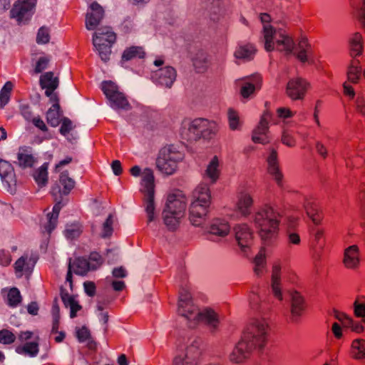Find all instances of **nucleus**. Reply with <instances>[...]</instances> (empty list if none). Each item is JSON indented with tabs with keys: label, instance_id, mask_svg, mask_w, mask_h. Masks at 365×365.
I'll return each instance as SVG.
<instances>
[{
	"label": "nucleus",
	"instance_id": "obj_44",
	"mask_svg": "<svg viewBox=\"0 0 365 365\" xmlns=\"http://www.w3.org/2000/svg\"><path fill=\"white\" fill-rule=\"evenodd\" d=\"M76 336L79 342L83 343L88 341V345L90 349H93L96 348V344L91 339V332L86 326L76 329Z\"/></svg>",
	"mask_w": 365,
	"mask_h": 365
},
{
	"label": "nucleus",
	"instance_id": "obj_52",
	"mask_svg": "<svg viewBox=\"0 0 365 365\" xmlns=\"http://www.w3.org/2000/svg\"><path fill=\"white\" fill-rule=\"evenodd\" d=\"M61 125L59 129L60 133L66 137L69 141H71V138H68L69 133L74 128L73 122L67 117H63L61 120Z\"/></svg>",
	"mask_w": 365,
	"mask_h": 365
},
{
	"label": "nucleus",
	"instance_id": "obj_38",
	"mask_svg": "<svg viewBox=\"0 0 365 365\" xmlns=\"http://www.w3.org/2000/svg\"><path fill=\"white\" fill-rule=\"evenodd\" d=\"M162 215L164 224L170 231H175L178 227L180 220L183 217L166 210H163Z\"/></svg>",
	"mask_w": 365,
	"mask_h": 365
},
{
	"label": "nucleus",
	"instance_id": "obj_62",
	"mask_svg": "<svg viewBox=\"0 0 365 365\" xmlns=\"http://www.w3.org/2000/svg\"><path fill=\"white\" fill-rule=\"evenodd\" d=\"M50 59L46 56H41L38 58L36 63L34 72L40 73L47 68Z\"/></svg>",
	"mask_w": 365,
	"mask_h": 365
},
{
	"label": "nucleus",
	"instance_id": "obj_55",
	"mask_svg": "<svg viewBox=\"0 0 365 365\" xmlns=\"http://www.w3.org/2000/svg\"><path fill=\"white\" fill-rule=\"evenodd\" d=\"M113 215L110 214L104 223L103 224V230L101 234V237L106 238L109 237L113 233Z\"/></svg>",
	"mask_w": 365,
	"mask_h": 365
},
{
	"label": "nucleus",
	"instance_id": "obj_22",
	"mask_svg": "<svg viewBox=\"0 0 365 365\" xmlns=\"http://www.w3.org/2000/svg\"><path fill=\"white\" fill-rule=\"evenodd\" d=\"M291 315L292 322H297L304 310V300L300 294L294 292L290 294Z\"/></svg>",
	"mask_w": 365,
	"mask_h": 365
},
{
	"label": "nucleus",
	"instance_id": "obj_2",
	"mask_svg": "<svg viewBox=\"0 0 365 365\" xmlns=\"http://www.w3.org/2000/svg\"><path fill=\"white\" fill-rule=\"evenodd\" d=\"M264 48L267 51L276 48L279 51H284L287 55L294 54L302 63L308 61V54L310 53L311 45L305 37L298 42L296 51H294L295 43L293 39L283 33L274 32L271 26H264Z\"/></svg>",
	"mask_w": 365,
	"mask_h": 365
},
{
	"label": "nucleus",
	"instance_id": "obj_28",
	"mask_svg": "<svg viewBox=\"0 0 365 365\" xmlns=\"http://www.w3.org/2000/svg\"><path fill=\"white\" fill-rule=\"evenodd\" d=\"M35 162L34 157L27 147H20L17 153V161L14 163L21 168L25 169L31 168Z\"/></svg>",
	"mask_w": 365,
	"mask_h": 365
},
{
	"label": "nucleus",
	"instance_id": "obj_27",
	"mask_svg": "<svg viewBox=\"0 0 365 365\" xmlns=\"http://www.w3.org/2000/svg\"><path fill=\"white\" fill-rule=\"evenodd\" d=\"M35 263L36 259L34 258H29L28 256H21L14 263V269L16 277L18 278L21 277L24 270L26 272H31Z\"/></svg>",
	"mask_w": 365,
	"mask_h": 365
},
{
	"label": "nucleus",
	"instance_id": "obj_7",
	"mask_svg": "<svg viewBox=\"0 0 365 365\" xmlns=\"http://www.w3.org/2000/svg\"><path fill=\"white\" fill-rule=\"evenodd\" d=\"M116 35L110 27H101L93 34V44L104 62L110 59L112 45L115 42Z\"/></svg>",
	"mask_w": 365,
	"mask_h": 365
},
{
	"label": "nucleus",
	"instance_id": "obj_17",
	"mask_svg": "<svg viewBox=\"0 0 365 365\" xmlns=\"http://www.w3.org/2000/svg\"><path fill=\"white\" fill-rule=\"evenodd\" d=\"M235 239L242 251L246 252L250 247L252 232L246 224L238 225L235 227Z\"/></svg>",
	"mask_w": 365,
	"mask_h": 365
},
{
	"label": "nucleus",
	"instance_id": "obj_3",
	"mask_svg": "<svg viewBox=\"0 0 365 365\" xmlns=\"http://www.w3.org/2000/svg\"><path fill=\"white\" fill-rule=\"evenodd\" d=\"M281 215L272 207L267 206L254 216V223L261 239L269 242L277 235Z\"/></svg>",
	"mask_w": 365,
	"mask_h": 365
},
{
	"label": "nucleus",
	"instance_id": "obj_34",
	"mask_svg": "<svg viewBox=\"0 0 365 365\" xmlns=\"http://www.w3.org/2000/svg\"><path fill=\"white\" fill-rule=\"evenodd\" d=\"M280 265L279 264H274L272 267V290L275 297L282 300V294L280 288Z\"/></svg>",
	"mask_w": 365,
	"mask_h": 365
},
{
	"label": "nucleus",
	"instance_id": "obj_43",
	"mask_svg": "<svg viewBox=\"0 0 365 365\" xmlns=\"http://www.w3.org/2000/svg\"><path fill=\"white\" fill-rule=\"evenodd\" d=\"M48 163H44L34 173V178L38 186H45L48 182Z\"/></svg>",
	"mask_w": 365,
	"mask_h": 365
},
{
	"label": "nucleus",
	"instance_id": "obj_25",
	"mask_svg": "<svg viewBox=\"0 0 365 365\" xmlns=\"http://www.w3.org/2000/svg\"><path fill=\"white\" fill-rule=\"evenodd\" d=\"M269 129V123L264 116L261 118L259 125L253 130L252 139L256 143L267 144L269 140L267 133Z\"/></svg>",
	"mask_w": 365,
	"mask_h": 365
},
{
	"label": "nucleus",
	"instance_id": "obj_6",
	"mask_svg": "<svg viewBox=\"0 0 365 365\" xmlns=\"http://www.w3.org/2000/svg\"><path fill=\"white\" fill-rule=\"evenodd\" d=\"M217 132V125L215 121L206 118H196L183 123L181 134L189 141H197L201 138L210 140L214 138Z\"/></svg>",
	"mask_w": 365,
	"mask_h": 365
},
{
	"label": "nucleus",
	"instance_id": "obj_47",
	"mask_svg": "<svg viewBox=\"0 0 365 365\" xmlns=\"http://www.w3.org/2000/svg\"><path fill=\"white\" fill-rule=\"evenodd\" d=\"M218 160L215 156L208 164L205 170V177L209 178L212 182H215L219 176Z\"/></svg>",
	"mask_w": 365,
	"mask_h": 365
},
{
	"label": "nucleus",
	"instance_id": "obj_4",
	"mask_svg": "<svg viewBox=\"0 0 365 365\" xmlns=\"http://www.w3.org/2000/svg\"><path fill=\"white\" fill-rule=\"evenodd\" d=\"M130 173L133 177H138L142 173L141 191L144 193L145 210L147 214L148 223L149 224L155 219L154 202L155 178L153 171L150 168H146L142 173L141 168L138 165H134L130 168Z\"/></svg>",
	"mask_w": 365,
	"mask_h": 365
},
{
	"label": "nucleus",
	"instance_id": "obj_18",
	"mask_svg": "<svg viewBox=\"0 0 365 365\" xmlns=\"http://www.w3.org/2000/svg\"><path fill=\"white\" fill-rule=\"evenodd\" d=\"M59 182L61 185L63 186V190H61L58 185L53 186L51 189V194L53 196L57 195H68L71 190L74 187L76 183L74 180L69 177V174L67 170L63 171L60 173Z\"/></svg>",
	"mask_w": 365,
	"mask_h": 365
},
{
	"label": "nucleus",
	"instance_id": "obj_61",
	"mask_svg": "<svg viewBox=\"0 0 365 365\" xmlns=\"http://www.w3.org/2000/svg\"><path fill=\"white\" fill-rule=\"evenodd\" d=\"M16 340V336L8 329L0 331V343L4 344H11Z\"/></svg>",
	"mask_w": 365,
	"mask_h": 365
},
{
	"label": "nucleus",
	"instance_id": "obj_40",
	"mask_svg": "<svg viewBox=\"0 0 365 365\" xmlns=\"http://www.w3.org/2000/svg\"><path fill=\"white\" fill-rule=\"evenodd\" d=\"M221 6V0H207L206 9L212 21H217L220 19L222 14Z\"/></svg>",
	"mask_w": 365,
	"mask_h": 365
},
{
	"label": "nucleus",
	"instance_id": "obj_63",
	"mask_svg": "<svg viewBox=\"0 0 365 365\" xmlns=\"http://www.w3.org/2000/svg\"><path fill=\"white\" fill-rule=\"evenodd\" d=\"M354 106L359 113L365 115V99L362 95L357 96L354 100Z\"/></svg>",
	"mask_w": 365,
	"mask_h": 365
},
{
	"label": "nucleus",
	"instance_id": "obj_45",
	"mask_svg": "<svg viewBox=\"0 0 365 365\" xmlns=\"http://www.w3.org/2000/svg\"><path fill=\"white\" fill-rule=\"evenodd\" d=\"M358 60H353L346 73L348 80L352 83H357L361 73V68L359 66Z\"/></svg>",
	"mask_w": 365,
	"mask_h": 365
},
{
	"label": "nucleus",
	"instance_id": "obj_24",
	"mask_svg": "<svg viewBox=\"0 0 365 365\" xmlns=\"http://www.w3.org/2000/svg\"><path fill=\"white\" fill-rule=\"evenodd\" d=\"M267 161L268 163L269 173L273 176L277 185L281 187L282 185L283 175L279 168L277 163V153L276 150H272Z\"/></svg>",
	"mask_w": 365,
	"mask_h": 365
},
{
	"label": "nucleus",
	"instance_id": "obj_8",
	"mask_svg": "<svg viewBox=\"0 0 365 365\" xmlns=\"http://www.w3.org/2000/svg\"><path fill=\"white\" fill-rule=\"evenodd\" d=\"M183 159V154L173 145L163 148L156 160V165L160 171L172 175L177 169L178 163Z\"/></svg>",
	"mask_w": 365,
	"mask_h": 365
},
{
	"label": "nucleus",
	"instance_id": "obj_33",
	"mask_svg": "<svg viewBox=\"0 0 365 365\" xmlns=\"http://www.w3.org/2000/svg\"><path fill=\"white\" fill-rule=\"evenodd\" d=\"M145 56V53L141 46H133L127 48L124 50L122 54L120 61L121 66H123V63L125 61H128L136 58H143Z\"/></svg>",
	"mask_w": 365,
	"mask_h": 365
},
{
	"label": "nucleus",
	"instance_id": "obj_20",
	"mask_svg": "<svg viewBox=\"0 0 365 365\" xmlns=\"http://www.w3.org/2000/svg\"><path fill=\"white\" fill-rule=\"evenodd\" d=\"M203 348V341L200 336H191L187 341L185 354L190 359L198 361Z\"/></svg>",
	"mask_w": 365,
	"mask_h": 365
},
{
	"label": "nucleus",
	"instance_id": "obj_12",
	"mask_svg": "<svg viewBox=\"0 0 365 365\" xmlns=\"http://www.w3.org/2000/svg\"><path fill=\"white\" fill-rule=\"evenodd\" d=\"M309 83L303 78L297 77L289 80L286 86V93L292 100H302L306 94Z\"/></svg>",
	"mask_w": 365,
	"mask_h": 365
},
{
	"label": "nucleus",
	"instance_id": "obj_10",
	"mask_svg": "<svg viewBox=\"0 0 365 365\" xmlns=\"http://www.w3.org/2000/svg\"><path fill=\"white\" fill-rule=\"evenodd\" d=\"M101 89L113 109L128 110L131 108L130 104L125 95L119 91L118 86L113 82L103 81L101 85Z\"/></svg>",
	"mask_w": 365,
	"mask_h": 365
},
{
	"label": "nucleus",
	"instance_id": "obj_21",
	"mask_svg": "<svg viewBox=\"0 0 365 365\" xmlns=\"http://www.w3.org/2000/svg\"><path fill=\"white\" fill-rule=\"evenodd\" d=\"M242 81L243 83L241 86L240 93L243 98H247L260 86L262 78L259 75L255 74L245 77Z\"/></svg>",
	"mask_w": 365,
	"mask_h": 365
},
{
	"label": "nucleus",
	"instance_id": "obj_56",
	"mask_svg": "<svg viewBox=\"0 0 365 365\" xmlns=\"http://www.w3.org/2000/svg\"><path fill=\"white\" fill-rule=\"evenodd\" d=\"M81 230L78 225H67L64 231V235L67 239L73 240L78 237Z\"/></svg>",
	"mask_w": 365,
	"mask_h": 365
},
{
	"label": "nucleus",
	"instance_id": "obj_36",
	"mask_svg": "<svg viewBox=\"0 0 365 365\" xmlns=\"http://www.w3.org/2000/svg\"><path fill=\"white\" fill-rule=\"evenodd\" d=\"M39 83L43 89L56 90L58 86V79L53 77V72L49 71L41 76Z\"/></svg>",
	"mask_w": 365,
	"mask_h": 365
},
{
	"label": "nucleus",
	"instance_id": "obj_29",
	"mask_svg": "<svg viewBox=\"0 0 365 365\" xmlns=\"http://www.w3.org/2000/svg\"><path fill=\"white\" fill-rule=\"evenodd\" d=\"M193 66L197 73H204L210 66L208 54L203 50L197 51L192 58Z\"/></svg>",
	"mask_w": 365,
	"mask_h": 365
},
{
	"label": "nucleus",
	"instance_id": "obj_64",
	"mask_svg": "<svg viewBox=\"0 0 365 365\" xmlns=\"http://www.w3.org/2000/svg\"><path fill=\"white\" fill-rule=\"evenodd\" d=\"M354 314L357 317L363 319V322L365 323V304L359 303L358 300H356L354 303Z\"/></svg>",
	"mask_w": 365,
	"mask_h": 365
},
{
	"label": "nucleus",
	"instance_id": "obj_37",
	"mask_svg": "<svg viewBox=\"0 0 365 365\" xmlns=\"http://www.w3.org/2000/svg\"><path fill=\"white\" fill-rule=\"evenodd\" d=\"M74 269V273L77 275H86L89 271H92L91 266L88 259L85 257H78L71 264Z\"/></svg>",
	"mask_w": 365,
	"mask_h": 365
},
{
	"label": "nucleus",
	"instance_id": "obj_60",
	"mask_svg": "<svg viewBox=\"0 0 365 365\" xmlns=\"http://www.w3.org/2000/svg\"><path fill=\"white\" fill-rule=\"evenodd\" d=\"M50 40L48 29L44 26L41 27L37 33L36 42L38 44L47 43Z\"/></svg>",
	"mask_w": 365,
	"mask_h": 365
},
{
	"label": "nucleus",
	"instance_id": "obj_48",
	"mask_svg": "<svg viewBox=\"0 0 365 365\" xmlns=\"http://www.w3.org/2000/svg\"><path fill=\"white\" fill-rule=\"evenodd\" d=\"M349 1L352 7L355 10V16L365 29V0H361V4L358 3L357 0Z\"/></svg>",
	"mask_w": 365,
	"mask_h": 365
},
{
	"label": "nucleus",
	"instance_id": "obj_1",
	"mask_svg": "<svg viewBox=\"0 0 365 365\" xmlns=\"http://www.w3.org/2000/svg\"><path fill=\"white\" fill-rule=\"evenodd\" d=\"M269 330L265 319H255L230 353V360L237 364L242 363L250 356L252 350L262 349L267 341Z\"/></svg>",
	"mask_w": 365,
	"mask_h": 365
},
{
	"label": "nucleus",
	"instance_id": "obj_54",
	"mask_svg": "<svg viewBox=\"0 0 365 365\" xmlns=\"http://www.w3.org/2000/svg\"><path fill=\"white\" fill-rule=\"evenodd\" d=\"M254 271L257 275H260L265 264V255L263 250H260L254 259Z\"/></svg>",
	"mask_w": 365,
	"mask_h": 365
},
{
	"label": "nucleus",
	"instance_id": "obj_46",
	"mask_svg": "<svg viewBox=\"0 0 365 365\" xmlns=\"http://www.w3.org/2000/svg\"><path fill=\"white\" fill-rule=\"evenodd\" d=\"M352 355L356 359H365V340L356 339L351 344Z\"/></svg>",
	"mask_w": 365,
	"mask_h": 365
},
{
	"label": "nucleus",
	"instance_id": "obj_57",
	"mask_svg": "<svg viewBox=\"0 0 365 365\" xmlns=\"http://www.w3.org/2000/svg\"><path fill=\"white\" fill-rule=\"evenodd\" d=\"M346 318L344 327L350 328L353 331L361 333L364 330V327L360 322H354L347 315H343Z\"/></svg>",
	"mask_w": 365,
	"mask_h": 365
},
{
	"label": "nucleus",
	"instance_id": "obj_31",
	"mask_svg": "<svg viewBox=\"0 0 365 365\" xmlns=\"http://www.w3.org/2000/svg\"><path fill=\"white\" fill-rule=\"evenodd\" d=\"M363 38L360 33H354L349 39V54L351 57L360 56L363 52Z\"/></svg>",
	"mask_w": 365,
	"mask_h": 365
},
{
	"label": "nucleus",
	"instance_id": "obj_53",
	"mask_svg": "<svg viewBox=\"0 0 365 365\" xmlns=\"http://www.w3.org/2000/svg\"><path fill=\"white\" fill-rule=\"evenodd\" d=\"M227 118L230 128L232 130H239L240 128V121L237 113L230 108L227 112Z\"/></svg>",
	"mask_w": 365,
	"mask_h": 365
},
{
	"label": "nucleus",
	"instance_id": "obj_14",
	"mask_svg": "<svg viewBox=\"0 0 365 365\" xmlns=\"http://www.w3.org/2000/svg\"><path fill=\"white\" fill-rule=\"evenodd\" d=\"M176 77V70L170 66L159 68L154 72L153 76L155 83L168 88L172 87Z\"/></svg>",
	"mask_w": 365,
	"mask_h": 365
},
{
	"label": "nucleus",
	"instance_id": "obj_19",
	"mask_svg": "<svg viewBox=\"0 0 365 365\" xmlns=\"http://www.w3.org/2000/svg\"><path fill=\"white\" fill-rule=\"evenodd\" d=\"M191 307H196L192 301L189 291L182 287L179 292L178 312L180 315L186 319L188 314H191Z\"/></svg>",
	"mask_w": 365,
	"mask_h": 365
},
{
	"label": "nucleus",
	"instance_id": "obj_59",
	"mask_svg": "<svg viewBox=\"0 0 365 365\" xmlns=\"http://www.w3.org/2000/svg\"><path fill=\"white\" fill-rule=\"evenodd\" d=\"M88 260L90 262L91 269H93V270L97 269L103 264V262L101 255L97 252H91Z\"/></svg>",
	"mask_w": 365,
	"mask_h": 365
},
{
	"label": "nucleus",
	"instance_id": "obj_11",
	"mask_svg": "<svg viewBox=\"0 0 365 365\" xmlns=\"http://www.w3.org/2000/svg\"><path fill=\"white\" fill-rule=\"evenodd\" d=\"M36 0H18L10 11L11 17L19 24L29 21L34 14Z\"/></svg>",
	"mask_w": 365,
	"mask_h": 365
},
{
	"label": "nucleus",
	"instance_id": "obj_16",
	"mask_svg": "<svg viewBox=\"0 0 365 365\" xmlns=\"http://www.w3.org/2000/svg\"><path fill=\"white\" fill-rule=\"evenodd\" d=\"M0 177L3 183L8 187V191L12 192L16 184V179L12 165L0 159Z\"/></svg>",
	"mask_w": 365,
	"mask_h": 365
},
{
	"label": "nucleus",
	"instance_id": "obj_49",
	"mask_svg": "<svg viewBox=\"0 0 365 365\" xmlns=\"http://www.w3.org/2000/svg\"><path fill=\"white\" fill-rule=\"evenodd\" d=\"M296 219L294 217H290L289 219V228L287 230V242L289 245H299L301 242L300 237L298 233L295 232L292 229L294 227L296 223Z\"/></svg>",
	"mask_w": 365,
	"mask_h": 365
},
{
	"label": "nucleus",
	"instance_id": "obj_30",
	"mask_svg": "<svg viewBox=\"0 0 365 365\" xmlns=\"http://www.w3.org/2000/svg\"><path fill=\"white\" fill-rule=\"evenodd\" d=\"M359 248L356 245H351L344 251V264L347 268L354 269L358 266Z\"/></svg>",
	"mask_w": 365,
	"mask_h": 365
},
{
	"label": "nucleus",
	"instance_id": "obj_58",
	"mask_svg": "<svg viewBox=\"0 0 365 365\" xmlns=\"http://www.w3.org/2000/svg\"><path fill=\"white\" fill-rule=\"evenodd\" d=\"M197 361L187 356L186 354H179L173 359V365H197Z\"/></svg>",
	"mask_w": 365,
	"mask_h": 365
},
{
	"label": "nucleus",
	"instance_id": "obj_51",
	"mask_svg": "<svg viewBox=\"0 0 365 365\" xmlns=\"http://www.w3.org/2000/svg\"><path fill=\"white\" fill-rule=\"evenodd\" d=\"M60 108H50L46 113L48 123L52 127L58 126L60 123Z\"/></svg>",
	"mask_w": 365,
	"mask_h": 365
},
{
	"label": "nucleus",
	"instance_id": "obj_13",
	"mask_svg": "<svg viewBox=\"0 0 365 365\" xmlns=\"http://www.w3.org/2000/svg\"><path fill=\"white\" fill-rule=\"evenodd\" d=\"M185 208L186 197L182 192L179 191L168 195L166 205L163 210L170 211V212L178 216H184Z\"/></svg>",
	"mask_w": 365,
	"mask_h": 365
},
{
	"label": "nucleus",
	"instance_id": "obj_42",
	"mask_svg": "<svg viewBox=\"0 0 365 365\" xmlns=\"http://www.w3.org/2000/svg\"><path fill=\"white\" fill-rule=\"evenodd\" d=\"M356 201L363 215H365V174L359 180L357 185Z\"/></svg>",
	"mask_w": 365,
	"mask_h": 365
},
{
	"label": "nucleus",
	"instance_id": "obj_32",
	"mask_svg": "<svg viewBox=\"0 0 365 365\" xmlns=\"http://www.w3.org/2000/svg\"><path fill=\"white\" fill-rule=\"evenodd\" d=\"M307 216L316 225L321 222L322 219L320 210L315 201L307 200L304 205Z\"/></svg>",
	"mask_w": 365,
	"mask_h": 365
},
{
	"label": "nucleus",
	"instance_id": "obj_35",
	"mask_svg": "<svg viewBox=\"0 0 365 365\" xmlns=\"http://www.w3.org/2000/svg\"><path fill=\"white\" fill-rule=\"evenodd\" d=\"M256 49L252 44L240 46L235 51L234 56L237 59L250 61L253 58Z\"/></svg>",
	"mask_w": 365,
	"mask_h": 365
},
{
	"label": "nucleus",
	"instance_id": "obj_26",
	"mask_svg": "<svg viewBox=\"0 0 365 365\" xmlns=\"http://www.w3.org/2000/svg\"><path fill=\"white\" fill-rule=\"evenodd\" d=\"M230 227L225 220L217 219L210 225L208 239L215 241V236L225 237L230 232Z\"/></svg>",
	"mask_w": 365,
	"mask_h": 365
},
{
	"label": "nucleus",
	"instance_id": "obj_15",
	"mask_svg": "<svg viewBox=\"0 0 365 365\" xmlns=\"http://www.w3.org/2000/svg\"><path fill=\"white\" fill-rule=\"evenodd\" d=\"M104 16V9L97 2H93L86 16V27L88 30H94Z\"/></svg>",
	"mask_w": 365,
	"mask_h": 365
},
{
	"label": "nucleus",
	"instance_id": "obj_39",
	"mask_svg": "<svg viewBox=\"0 0 365 365\" xmlns=\"http://www.w3.org/2000/svg\"><path fill=\"white\" fill-rule=\"evenodd\" d=\"M38 343L36 341L26 342L22 346L16 348V352L19 354L35 357L38 353Z\"/></svg>",
	"mask_w": 365,
	"mask_h": 365
},
{
	"label": "nucleus",
	"instance_id": "obj_41",
	"mask_svg": "<svg viewBox=\"0 0 365 365\" xmlns=\"http://www.w3.org/2000/svg\"><path fill=\"white\" fill-rule=\"evenodd\" d=\"M252 199L247 194H242L237 202V210L242 215L246 216L251 212Z\"/></svg>",
	"mask_w": 365,
	"mask_h": 365
},
{
	"label": "nucleus",
	"instance_id": "obj_5",
	"mask_svg": "<svg viewBox=\"0 0 365 365\" xmlns=\"http://www.w3.org/2000/svg\"><path fill=\"white\" fill-rule=\"evenodd\" d=\"M210 192L207 185H198L192 192L189 212L190 220L192 225L199 226L207 215L210 205Z\"/></svg>",
	"mask_w": 365,
	"mask_h": 365
},
{
	"label": "nucleus",
	"instance_id": "obj_50",
	"mask_svg": "<svg viewBox=\"0 0 365 365\" xmlns=\"http://www.w3.org/2000/svg\"><path fill=\"white\" fill-rule=\"evenodd\" d=\"M21 302V295L19 289L16 287L11 288L7 294V304L11 307H16Z\"/></svg>",
	"mask_w": 365,
	"mask_h": 365
},
{
	"label": "nucleus",
	"instance_id": "obj_9",
	"mask_svg": "<svg viewBox=\"0 0 365 365\" xmlns=\"http://www.w3.org/2000/svg\"><path fill=\"white\" fill-rule=\"evenodd\" d=\"M190 308L192 311H190L191 314H188L186 318L190 328H194L199 322H203L212 331L217 329L220 319L214 309L205 307L200 310L197 307H191Z\"/></svg>",
	"mask_w": 365,
	"mask_h": 365
},
{
	"label": "nucleus",
	"instance_id": "obj_23",
	"mask_svg": "<svg viewBox=\"0 0 365 365\" xmlns=\"http://www.w3.org/2000/svg\"><path fill=\"white\" fill-rule=\"evenodd\" d=\"M57 195H56L55 200L56 203L54 205L53 207L52 212H50L47 215L48 222L45 226V230L47 232L51 233L56 227L57 224V220L58 217V215L61 208L66 204V201H63L61 195H60L61 199H58Z\"/></svg>",
	"mask_w": 365,
	"mask_h": 365
}]
</instances>
